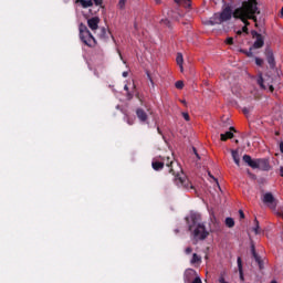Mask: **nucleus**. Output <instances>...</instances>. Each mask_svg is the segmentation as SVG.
Returning <instances> with one entry per match:
<instances>
[{
  "instance_id": "35",
  "label": "nucleus",
  "mask_w": 283,
  "mask_h": 283,
  "mask_svg": "<svg viewBox=\"0 0 283 283\" xmlns=\"http://www.w3.org/2000/svg\"><path fill=\"white\" fill-rule=\"evenodd\" d=\"M251 109H253V108H248V107H244L243 109H242V112H243V114H249L250 112H251Z\"/></svg>"
},
{
  "instance_id": "33",
  "label": "nucleus",
  "mask_w": 283,
  "mask_h": 283,
  "mask_svg": "<svg viewBox=\"0 0 283 283\" xmlns=\"http://www.w3.org/2000/svg\"><path fill=\"white\" fill-rule=\"evenodd\" d=\"M226 43H227L228 45H233V38H228V39L226 40Z\"/></svg>"
},
{
  "instance_id": "9",
  "label": "nucleus",
  "mask_w": 283,
  "mask_h": 283,
  "mask_svg": "<svg viewBox=\"0 0 283 283\" xmlns=\"http://www.w3.org/2000/svg\"><path fill=\"white\" fill-rule=\"evenodd\" d=\"M198 276V272L193 269H187L184 273V282L185 283H191L193 282L195 277Z\"/></svg>"
},
{
  "instance_id": "43",
  "label": "nucleus",
  "mask_w": 283,
  "mask_h": 283,
  "mask_svg": "<svg viewBox=\"0 0 283 283\" xmlns=\"http://www.w3.org/2000/svg\"><path fill=\"white\" fill-rule=\"evenodd\" d=\"M124 90H125V92H129V86L125 85Z\"/></svg>"
},
{
  "instance_id": "7",
  "label": "nucleus",
  "mask_w": 283,
  "mask_h": 283,
  "mask_svg": "<svg viewBox=\"0 0 283 283\" xmlns=\"http://www.w3.org/2000/svg\"><path fill=\"white\" fill-rule=\"evenodd\" d=\"M253 39H256L253 43L252 48L254 50H260V48H264V38L262 34L258 33V31H252Z\"/></svg>"
},
{
  "instance_id": "52",
  "label": "nucleus",
  "mask_w": 283,
  "mask_h": 283,
  "mask_svg": "<svg viewBox=\"0 0 283 283\" xmlns=\"http://www.w3.org/2000/svg\"><path fill=\"white\" fill-rule=\"evenodd\" d=\"M156 3H160V0H156Z\"/></svg>"
},
{
  "instance_id": "3",
  "label": "nucleus",
  "mask_w": 283,
  "mask_h": 283,
  "mask_svg": "<svg viewBox=\"0 0 283 283\" xmlns=\"http://www.w3.org/2000/svg\"><path fill=\"white\" fill-rule=\"evenodd\" d=\"M188 222V229L193 235L195 240H207L209 238V231H207V227H205V223H200L198 221V217L196 214H192L190 217V222L189 219H187Z\"/></svg>"
},
{
  "instance_id": "22",
  "label": "nucleus",
  "mask_w": 283,
  "mask_h": 283,
  "mask_svg": "<svg viewBox=\"0 0 283 283\" xmlns=\"http://www.w3.org/2000/svg\"><path fill=\"white\" fill-rule=\"evenodd\" d=\"M226 226L229 229H233L235 227V221L233 220V218L231 217L226 218Z\"/></svg>"
},
{
  "instance_id": "20",
  "label": "nucleus",
  "mask_w": 283,
  "mask_h": 283,
  "mask_svg": "<svg viewBox=\"0 0 283 283\" xmlns=\"http://www.w3.org/2000/svg\"><path fill=\"white\" fill-rule=\"evenodd\" d=\"M256 83L261 87V90H266V86L264 85V77L262 76V73H259Z\"/></svg>"
},
{
  "instance_id": "46",
  "label": "nucleus",
  "mask_w": 283,
  "mask_h": 283,
  "mask_svg": "<svg viewBox=\"0 0 283 283\" xmlns=\"http://www.w3.org/2000/svg\"><path fill=\"white\" fill-rule=\"evenodd\" d=\"M84 0H76V3H82Z\"/></svg>"
},
{
  "instance_id": "49",
  "label": "nucleus",
  "mask_w": 283,
  "mask_h": 283,
  "mask_svg": "<svg viewBox=\"0 0 283 283\" xmlns=\"http://www.w3.org/2000/svg\"><path fill=\"white\" fill-rule=\"evenodd\" d=\"M128 125H134V123L128 120Z\"/></svg>"
},
{
  "instance_id": "32",
  "label": "nucleus",
  "mask_w": 283,
  "mask_h": 283,
  "mask_svg": "<svg viewBox=\"0 0 283 283\" xmlns=\"http://www.w3.org/2000/svg\"><path fill=\"white\" fill-rule=\"evenodd\" d=\"M182 3L186 8H190L191 7V0H182Z\"/></svg>"
},
{
  "instance_id": "50",
  "label": "nucleus",
  "mask_w": 283,
  "mask_h": 283,
  "mask_svg": "<svg viewBox=\"0 0 283 283\" xmlns=\"http://www.w3.org/2000/svg\"><path fill=\"white\" fill-rule=\"evenodd\" d=\"M281 14H282V17H283V7H282V9H281Z\"/></svg>"
},
{
  "instance_id": "18",
  "label": "nucleus",
  "mask_w": 283,
  "mask_h": 283,
  "mask_svg": "<svg viewBox=\"0 0 283 283\" xmlns=\"http://www.w3.org/2000/svg\"><path fill=\"white\" fill-rule=\"evenodd\" d=\"M176 61H177V65H179L180 67V72H184L185 69L182 66V63H185V59L182 57V53L177 54Z\"/></svg>"
},
{
  "instance_id": "51",
  "label": "nucleus",
  "mask_w": 283,
  "mask_h": 283,
  "mask_svg": "<svg viewBox=\"0 0 283 283\" xmlns=\"http://www.w3.org/2000/svg\"><path fill=\"white\" fill-rule=\"evenodd\" d=\"M128 98H132V94L128 93Z\"/></svg>"
},
{
  "instance_id": "24",
  "label": "nucleus",
  "mask_w": 283,
  "mask_h": 283,
  "mask_svg": "<svg viewBox=\"0 0 283 283\" xmlns=\"http://www.w3.org/2000/svg\"><path fill=\"white\" fill-rule=\"evenodd\" d=\"M82 8L86 9V8H92V6H94V1L93 0H83V2L81 3Z\"/></svg>"
},
{
  "instance_id": "5",
  "label": "nucleus",
  "mask_w": 283,
  "mask_h": 283,
  "mask_svg": "<svg viewBox=\"0 0 283 283\" xmlns=\"http://www.w3.org/2000/svg\"><path fill=\"white\" fill-rule=\"evenodd\" d=\"M78 30L82 43H84V45H87L88 48H94V45H96V39L94 38V35H92V32H90L87 25H85L84 23H80Z\"/></svg>"
},
{
  "instance_id": "10",
  "label": "nucleus",
  "mask_w": 283,
  "mask_h": 283,
  "mask_svg": "<svg viewBox=\"0 0 283 283\" xmlns=\"http://www.w3.org/2000/svg\"><path fill=\"white\" fill-rule=\"evenodd\" d=\"M101 23V18L93 17L87 20V25L92 32H96L98 30V24Z\"/></svg>"
},
{
  "instance_id": "8",
  "label": "nucleus",
  "mask_w": 283,
  "mask_h": 283,
  "mask_svg": "<svg viewBox=\"0 0 283 283\" xmlns=\"http://www.w3.org/2000/svg\"><path fill=\"white\" fill-rule=\"evenodd\" d=\"M233 17V10H231V7H226L221 13H219V19L221 20V23H224V21H231V18Z\"/></svg>"
},
{
  "instance_id": "17",
  "label": "nucleus",
  "mask_w": 283,
  "mask_h": 283,
  "mask_svg": "<svg viewBox=\"0 0 283 283\" xmlns=\"http://www.w3.org/2000/svg\"><path fill=\"white\" fill-rule=\"evenodd\" d=\"M231 156H232V159H233L234 164L237 165V167H240V151L231 150Z\"/></svg>"
},
{
  "instance_id": "27",
  "label": "nucleus",
  "mask_w": 283,
  "mask_h": 283,
  "mask_svg": "<svg viewBox=\"0 0 283 283\" xmlns=\"http://www.w3.org/2000/svg\"><path fill=\"white\" fill-rule=\"evenodd\" d=\"M175 86H176L177 90H182V88L185 87V82H182V81H177V82L175 83Z\"/></svg>"
},
{
  "instance_id": "45",
  "label": "nucleus",
  "mask_w": 283,
  "mask_h": 283,
  "mask_svg": "<svg viewBox=\"0 0 283 283\" xmlns=\"http://www.w3.org/2000/svg\"><path fill=\"white\" fill-rule=\"evenodd\" d=\"M275 88L273 87V85L270 86V91L273 92Z\"/></svg>"
},
{
  "instance_id": "11",
  "label": "nucleus",
  "mask_w": 283,
  "mask_h": 283,
  "mask_svg": "<svg viewBox=\"0 0 283 283\" xmlns=\"http://www.w3.org/2000/svg\"><path fill=\"white\" fill-rule=\"evenodd\" d=\"M251 253L252 258H254L255 262L259 264V269L262 271L264 269V261H262V258L255 252V245H251Z\"/></svg>"
},
{
  "instance_id": "34",
  "label": "nucleus",
  "mask_w": 283,
  "mask_h": 283,
  "mask_svg": "<svg viewBox=\"0 0 283 283\" xmlns=\"http://www.w3.org/2000/svg\"><path fill=\"white\" fill-rule=\"evenodd\" d=\"M147 74V78L149 80V82L151 83V85H154V78H151V74H149V72H146Z\"/></svg>"
},
{
  "instance_id": "38",
  "label": "nucleus",
  "mask_w": 283,
  "mask_h": 283,
  "mask_svg": "<svg viewBox=\"0 0 283 283\" xmlns=\"http://www.w3.org/2000/svg\"><path fill=\"white\" fill-rule=\"evenodd\" d=\"M195 156H197L198 160H200V155L198 154V150L196 147L192 148Z\"/></svg>"
},
{
  "instance_id": "16",
  "label": "nucleus",
  "mask_w": 283,
  "mask_h": 283,
  "mask_svg": "<svg viewBox=\"0 0 283 283\" xmlns=\"http://www.w3.org/2000/svg\"><path fill=\"white\" fill-rule=\"evenodd\" d=\"M232 132H235V128L233 126L230 127L229 132H226L224 134L220 135L221 140L224 143V142L233 138V133Z\"/></svg>"
},
{
  "instance_id": "14",
  "label": "nucleus",
  "mask_w": 283,
  "mask_h": 283,
  "mask_svg": "<svg viewBox=\"0 0 283 283\" xmlns=\"http://www.w3.org/2000/svg\"><path fill=\"white\" fill-rule=\"evenodd\" d=\"M151 167L155 171H161L165 168V163H163V159L156 157L153 159Z\"/></svg>"
},
{
  "instance_id": "6",
  "label": "nucleus",
  "mask_w": 283,
  "mask_h": 283,
  "mask_svg": "<svg viewBox=\"0 0 283 283\" xmlns=\"http://www.w3.org/2000/svg\"><path fill=\"white\" fill-rule=\"evenodd\" d=\"M263 202L264 205H268L270 209H276L277 208V200L275 199V197L273 196V193L271 192H266L263 196Z\"/></svg>"
},
{
  "instance_id": "19",
  "label": "nucleus",
  "mask_w": 283,
  "mask_h": 283,
  "mask_svg": "<svg viewBox=\"0 0 283 283\" xmlns=\"http://www.w3.org/2000/svg\"><path fill=\"white\" fill-rule=\"evenodd\" d=\"M237 264H238V269H239V273H240V280H244V272L242 270V258H238L237 259Z\"/></svg>"
},
{
  "instance_id": "25",
  "label": "nucleus",
  "mask_w": 283,
  "mask_h": 283,
  "mask_svg": "<svg viewBox=\"0 0 283 283\" xmlns=\"http://www.w3.org/2000/svg\"><path fill=\"white\" fill-rule=\"evenodd\" d=\"M252 231H254L255 235H259V233H260V221H258V219H254V227L252 228Z\"/></svg>"
},
{
  "instance_id": "53",
  "label": "nucleus",
  "mask_w": 283,
  "mask_h": 283,
  "mask_svg": "<svg viewBox=\"0 0 283 283\" xmlns=\"http://www.w3.org/2000/svg\"><path fill=\"white\" fill-rule=\"evenodd\" d=\"M157 132L160 134V128H157Z\"/></svg>"
},
{
  "instance_id": "44",
  "label": "nucleus",
  "mask_w": 283,
  "mask_h": 283,
  "mask_svg": "<svg viewBox=\"0 0 283 283\" xmlns=\"http://www.w3.org/2000/svg\"><path fill=\"white\" fill-rule=\"evenodd\" d=\"M175 3H182V0H175Z\"/></svg>"
},
{
  "instance_id": "4",
  "label": "nucleus",
  "mask_w": 283,
  "mask_h": 283,
  "mask_svg": "<svg viewBox=\"0 0 283 283\" xmlns=\"http://www.w3.org/2000/svg\"><path fill=\"white\" fill-rule=\"evenodd\" d=\"M242 159H243V163L248 165V167H251V169H261V171L271 170V164H269V159H265V158L253 159L250 157V155H244Z\"/></svg>"
},
{
  "instance_id": "42",
  "label": "nucleus",
  "mask_w": 283,
  "mask_h": 283,
  "mask_svg": "<svg viewBox=\"0 0 283 283\" xmlns=\"http://www.w3.org/2000/svg\"><path fill=\"white\" fill-rule=\"evenodd\" d=\"M122 76H124V78H127V76H129V73L127 71L123 72Z\"/></svg>"
},
{
  "instance_id": "41",
  "label": "nucleus",
  "mask_w": 283,
  "mask_h": 283,
  "mask_svg": "<svg viewBox=\"0 0 283 283\" xmlns=\"http://www.w3.org/2000/svg\"><path fill=\"white\" fill-rule=\"evenodd\" d=\"M279 174H280L281 178H283V166H280Z\"/></svg>"
},
{
  "instance_id": "15",
  "label": "nucleus",
  "mask_w": 283,
  "mask_h": 283,
  "mask_svg": "<svg viewBox=\"0 0 283 283\" xmlns=\"http://www.w3.org/2000/svg\"><path fill=\"white\" fill-rule=\"evenodd\" d=\"M266 61H268L271 70H273L275 67V56L273 55V51L266 52Z\"/></svg>"
},
{
  "instance_id": "26",
  "label": "nucleus",
  "mask_w": 283,
  "mask_h": 283,
  "mask_svg": "<svg viewBox=\"0 0 283 283\" xmlns=\"http://www.w3.org/2000/svg\"><path fill=\"white\" fill-rule=\"evenodd\" d=\"M242 23H244V27L242 28L241 32H244L245 34H249V25H251V23L249 21H248V24L244 21H242Z\"/></svg>"
},
{
  "instance_id": "39",
  "label": "nucleus",
  "mask_w": 283,
  "mask_h": 283,
  "mask_svg": "<svg viewBox=\"0 0 283 283\" xmlns=\"http://www.w3.org/2000/svg\"><path fill=\"white\" fill-rule=\"evenodd\" d=\"M119 8H125V0H119V3H118Z\"/></svg>"
},
{
  "instance_id": "40",
  "label": "nucleus",
  "mask_w": 283,
  "mask_h": 283,
  "mask_svg": "<svg viewBox=\"0 0 283 283\" xmlns=\"http://www.w3.org/2000/svg\"><path fill=\"white\" fill-rule=\"evenodd\" d=\"M239 216H240L241 220H244V211L239 210Z\"/></svg>"
},
{
  "instance_id": "13",
  "label": "nucleus",
  "mask_w": 283,
  "mask_h": 283,
  "mask_svg": "<svg viewBox=\"0 0 283 283\" xmlns=\"http://www.w3.org/2000/svg\"><path fill=\"white\" fill-rule=\"evenodd\" d=\"M136 116L142 123H147V120H149V115H147V112L140 107L136 108Z\"/></svg>"
},
{
  "instance_id": "29",
  "label": "nucleus",
  "mask_w": 283,
  "mask_h": 283,
  "mask_svg": "<svg viewBox=\"0 0 283 283\" xmlns=\"http://www.w3.org/2000/svg\"><path fill=\"white\" fill-rule=\"evenodd\" d=\"M255 64L259 65V67H262V65H264V60L255 57Z\"/></svg>"
},
{
  "instance_id": "36",
  "label": "nucleus",
  "mask_w": 283,
  "mask_h": 283,
  "mask_svg": "<svg viewBox=\"0 0 283 283\" xmlns=\"http://www.w3.org/2000/svg\"><path fill=\"white\" fill-rule=\"evenodd\" d=\"M182 117H184L187 122L190 120L189 113H182Z\"/></svg>"
},
{
  "instance_id": "30",
  "label": "nucleus",
  "mask_w": 283,
  "mask_h": 283,
  "mask_svg": "<svg viewBox=\"0 0 283 283\" xmlns=\"http://www.w3.org/2000/svg\"><path fill=\"white\" fill-rule=\"evenodd\" d=\"M185 253H186V255H191V253H193V248H191V247L186 248Z\"/></svg>"
},
{
  "instance_id": "37",
  "label": "nucleus",
  "mask_w": 283,
  "mask_h": 283,
  "mask_svg": "<svg viewBox=\"0 0 283 283\" xmlns=\"http://www.w3.org/2000/svg\"><path fill=\"white\" fill-rule=\"evenodd\" d=\"M95 6H103V0H93Z\"/></svg>"
},
{
  "instance_id": "47",
  "label": "nucleus",
  "mask_w": 283,
  "mask_h": 283,
  "mask_svg": "<svg viewBox=\"0 0 283 283\" xmlns=\"http://www.w3.org/2000/svg\"><path fill=\"white\" fill-rule=\"evenodd\" d=\"M181 103H182L184 105H187V102H186V101H181Z\"/></svg>"
},
{
  "instance_id": "2",
  "label": "nucleus",
  "mask_w": 283,
  "mask_h": 283,
  "mask_svg": "<svg viewBox=\"0 0 283 283\" xmlns=\"http://www.w3.org/2000/svg\"><path fill=\"white\" fill-rule=\"evenodd\" d=\"M260 8L258 7V0L243 1L240 8L233 11V18L240 19V21L247 22L249 24V19L258 23L256 14H260Z\"/></svg>"
},
{
  "instance_id": "12",
  "label": "nucleus",
  "mask_w": 283,
  "mask_h": 283,
  "mask_svg": "<svg viewBox=\"0 0 283 283\" xmlns=\"http://www.w3.org/2000/svg\"><path fill=\"white\" fill-rule=\"evenodd\" d=\"M222 20H220V13H214L209 20L205 21V25H220Z\"/></svg>"
},
{
  "instance_id": "54",
  "label": "nucleus",
  "mask_w": 283,
  "mask_h": 283,
  "mask_svg": "<svg viewBox=\"0 0 283 283\" xmlns=\"http://www.w3.org/2000/svg\"><path fill=\"white\" fill-rule=\"evenodd\" d=\"M148 112L151 114V111L148 108Z\"/></svg>"
},
{
  "instance_id": "23",
  "label": "nucleus",
  "mask_w": 283,
  "mask_h": 283,
  "mask_svg": "<svg viewBox=\"0 0 283 283\" xmlns=\"http://www.w3.org/2000/svg\"><path fill=\"white\" fill-rule=\"evenodd\" d=\"M253 50H255L253 46H251L249 49V51L241 49L240 52H242V54H245V56H248L249 59L253 57Z\"/></svg>"
},
{
  "instance_id": "1",
  "label": "nucleus",
  "mask_w": 283,
  "mask_h": 283,
  "mask_svg": "<svg viewBox=\"0 0 283 283\" xmlns=\"http://www.w3.org/2000/svg\"><path fill=\"white\" fill-rule=\"evenodd\" d=\"M164 167L167 166L168 172L175 177V182L177 187H184V189H193V185L185 175H182V168L178 161H175L170 157H159Z\"/></svg>"
},
{
  "instance_id": "48",
  "label": "nucleus",
  "mask_w": 283,
  "mask_h": 283,
  "mask_svg": "<svg viewBox=\"0 0 283 283\" xmlns=\"http://www.w3.org/2000/svg\"><path fill=\"white\" fill-rule=\"evenodd\" d=\"M237 34H239V35L242 34V31H238Z\"/></svg>"
},
{
  "instance_id": "31",
  "label": "nucleus",
  "mask_w": 283,
  "mask_h": 283,
  "mask_svg": "<svg viewBox=\"0 0 283 283\" xmlns=\"http://www.w3.org/2000/svg\"><path fill=\"white\" fill-rule=\"evenodd\" d=\"M219 283H229L224 280V273H221L218 280Z\"/></svg>"
},
{
  "instance_id": "28",
  "label": "nucleus",
  "mask_w": 283,
  "mask_h": 283,
  "mask_svg": "<svg viewBox=\"0 0 283 283\" xmlns=\"http://www.w3.org/2000/svg\"><path fill=\"white\" fill-rule=\"evenodd\" d=\"M99 36H101V39H105V36H107V29L102 28V29H101Z\"/></svg>"
},
{
  "instance_id": "21",
  "label": "nucleus",
  "mask_w": 283,
  "mask_h": 283,
  "mask_svg": "<svg viewBox=\"0 0 283 283\" xmlns=\"http://www.w3.org/2000/svg\"><path fill=\"white\" fill-rule=\"evenodd\" d=\"M202 262V256L196 253L192 254V259L190 260L191 264H200Z\"/></svg>"
}]
</instances>
